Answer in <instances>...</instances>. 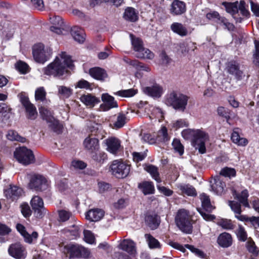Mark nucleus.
I'll return each mask as SVG.
<instances>
[{
    "instance_id": "nucleus-61",
    "label": "nucleus",
    "mask_w": 259,
    "mask_h": 259,
    "mask_svg": "<svg viewBox=\"0 0 259 259\" xmlns=\"http://www.w3.org/2000/svg\"><path fill=\"white\" fill-rule=\"evenodd\" d=\"M255 50L253 53V62L259 66V40H254V41Z\"/></svg>"
},
{
    "instance_id": "nucleus-60",
    "label": "nucleus",
    "mask_w": 259,
    "mask_h": 259,
    "mask_svg": "<svg viewBox=\"0 0 259 259\" xmlns=\"http://www.w3.org/2000/svg\"><path fill=\"white\" fill-rule=\"evenodd\" d=\"M185 247L198 257L201 258H204L205 257V253L202 250L195 247L194 246L189 244H186Z\"/></svg>"
},
{
    "instance_id": "nucleus-42",
    "label": "nucleus",
    "mask_w": 259,
    "mask_h": 259,
    "mask_svg": "<svg viewBox=\"0 0 259 259\" xmlns=\"http://www.w3.org/2000/svg\"><path fill=\"white\" fill-rule=\"evenodd\" d=\"M144 169L146 171L150 174L153 179L157 183L161 182V179L159 177V174L158 171V168L153 165H148L145 167Z\"/></svg>"
},
{
    "instance_id": "nucleus-46",
    "label": "nucleus",
    "mask_w": 259,
    "mask_h": 259,
    "mask_svg": "<svg viewBox=\"0 0 259 259\" xmlns=\"http://www.w3.org/2000/svg\"><path fill=\"white\" fill-rule=\"evenodd\" d=\"M11 109L5 103L0 104V121L7 120L10 117Z\"/></svg>"
},
{
    "instance_id": "nucleus-59",
    "label": "nucleus",
    "mask_w": 259,
    "mask_h": 259,
    "mask_svg": "<svg viewBox=\"0 0 259 259\" xmlns=\"http://www.w3.org/2000/svg\"><path fill=\"white\" fill-rule=\"evenodd\" d=\"M15 67L19 71L23 74L26 73L29 69L28 65L21 61L17 62L15 64Z\"/></svg>"
},
{
    "instance_id": "nucleus-43",
    "label": "nucleus",
    "mask_w": 259,
    "mask_h": 259,
    "mask_svg": "<svg viewBox=\"0 0 259 259\" xmlns=\"http://www.w3.org/2000/svg\"><path fill=\"white\" fill-rule=\"evenodd\" d=\"M231 139L232 142L240 146H245L248 143V141L246 139L241 138L238 132L234 131L232 134Z\"/></svg>"
},
{
    "instance_id": "nucleus-26",
    "label": "nucleus",
    "mask_w": 259,
    "mask_h": 259,
    "mask_svg": "<svg viewBox=\"0 0 259 259\" xmlns=\"http://www.w3.org/2000/svg\"><path fill=\"white\" fill-rule=\"evenodd\" d=\"M17 230L20 233V234L23 236L25 242L30 243L33 241V239H35L38 237V234L36 232H33L30 235L28 233L26 230L25 227L21 224H18L16 226Z\"/></svg>"
},
{
    "instance_id": "nucleus-41",
    "label": "nucleus",
    "mask_w": 259,
    "mask_h": 259,
    "mask_svg": "<svg viewBox=\"0 0 259 259\" xmlns=\"http://www.w3.org/2000/svg\"><path fill=\"white\" fill-rule=\"evenodd\" d=\"M200 198L201 201L202 206L206 211L210 212L214 209V207L210 203L209 196L205 193H202L200 194Z\"/></svg>"
},
{
    "instance_id": "nucleus-35",
    "label": "nucleus",
    "mask_w": 259,
    "mask_h": 259,
    "mask_svg": "<svg viewBox=\"0 0 259 259\" xmlns=\"http://www.w3.org/2000/svg\"><path fill=\"white\" fill-rule=\"evenodd\" d=\"M233 195L235 199H237L240 203H241L245 207H249V203L248 202V192L245 189L243 190L240 193H237L236 191H234Z\"/></svg>"
},
{
    "instance_id": "nucleus-48",
    "label": "nucleus",
    "mask_w": 259,
    "mask_h": 259,
    "mask_svg": "<svg viewBox=\"0 0 259 259\" xmlns=\"http://www.w3.org/2000/svg\"><path fill=\"white\" fill-rule=\"evenodd\" d=\"M6 137L10 141H17L22 143L26 141L25 138L20 136L17 132L14 130H9Z\"/></svg>"
},
{
    "instance_id": "nucleus-62",
    "label": "nucleus",
    "mask_w": 259,
    "mask_h": 259,
    "mask_svg": "<svg viewBox=\"0 0 259 259\" xmlns=\"http://www.w3.org/2000/svg\"><path fill=\"white\" fill-rule=\"evenodd\" d=\"M218 224L224 229L231 230L233 228V225L231 220L222 219L218 222Z\"/></svg>"
},
{
    "instance_id": "nucleus-14",
    "label": "nucleus",
    "mask_w": 259,
    "mask_h": 259,
    "mask_svg": "<svg viewBox=\"0 0 259 259\" xmlns=\"http://www.w3.org/2000/svg\"><path fill=\"white\" fill-rule=\"evenodd\" d=\"M30 204L36 217L42 218L46 213L42 199L38 196H34L31 200Z\"/></svg>"
},
{
    "instance_id": "nucleus-5",
    "label": "nucleus",
    "mask_w": 259,
    "mask_h": 259,
    "mask_svg": "<svg viewBox=\"0 0 259 259\" xmlns=\"http://www.w3.org/2000/svg\"><path fill=\"white\" fill-rule=\"evenodd\" d=\"M42 119L46 121L49 127L53 132L60 134L62 132L63 125L53 116V113L48 109L41 107L39 108Z\"/></svg>"
},
{
    "instance_id": "nucleus-63",
    "label": "nucleus",
    "mask_w": 259,
    "mask_h": 259,
    "mask_svg": "<svg viewBox=\"0 0 259 259\" xmlns=\"http://www.w3.org/2000/svg\"><path fill=\"white\" fill-rule=\"evenodd\" d=\"M72 217V213L65 210L59 211V221L61 222H65L68 220Z\"/></svg>"
},
{
    "instance_id": "nucleus-54",
    "label": "nucleus",
    "mask_w": 259,
    "mask_h": 259,
    "mask_svg": "<svg viewBox=\"0 0 259 259\" xmlns=\"http://www.w3.org/2000/svg\"><path fill=\"white\" fill-rule=\"evenodd\" d=\"M92 158L95 161L100 163H103L107 159V156L104 152H99L93 153Z\"/></svg>"
},
{
    "instance_id": "nucleus-27",
    "label": "nucleus",
    "mask_w": 259,
    "mask_h": 259,
    "mask_svg": "<svg viewBox=\"0 0 259 259\" xmlns=\"http://www.w3.org/2000/svg\"><path fill=\"white\" fill-rule=\"evenodd\" d=\"M179 193L182 195H187L189 196H195L197 195L196 189L189 184H179L177 186Z\"/></svg>"
},
{
    "instance_id": "nucleus-20",
    "label": "nucleus",
    "mask_w": 259,
    "mask_h": 259,
    "mask_svg": "<svg viewBox=\"0 0 259 259\" xmlns=\"http://www.w3.org/2000/svg\"><path fill=\"white\" fill-rule=\"evenodd\" d=\"M85 149L91 153H94L99 149V140L93 136H88L83 141Z\"/></svg>"
},
{
    "instance_id": "nucleus-37",
    "label": "nucleus",
    "mask_w": 259,
    "mask_h": 259,
    "mask_svg": "<svg viewBox=\"0 0 259 259\" xmlns=\"http://www.w3.org/2000/svg\"><path fill=\"white\" fill-rule=\"evenodd\" d=\"M145 222L151 229H155L159 224V217L155 214H148L145 218Z\"/></svg>"
},
{
    "instance_id": "nucleus-6",
    "label": "nucleus",
    "mask_w": 259,
    "mask_h": 259,
    "mask_svg": "<svg viewBox=\"0 0 259 259\" xmlns=\"http://www.w3.org/2000/svg\"><path fill=\"white\" fill-rule=\"evenodd\" d=\"M192 144L199 153L203 154L206 152L205 143L208 140V135L201 130H197L193 132Z\"/></svg>"
},
{
    "instance_id": "nucleus-2",
    "label": "nucleus",
    "mask_w": 259,
    "mask_h": 259,
    "mask_svg": "<svg viewBox=\"0 0 259 259\" xmlns=\"http://www.w3.org/2000/svg\"><path fill=\"white\" fill-rule=\"evenodd\" d=\"M189 99L188 96L173 91L166 95L164 102L166 105L172 107L176 110L184 112L186 109Z\"/></svg>"
},
{
    "instance_id": "nucleus-8",
    "label": "nucleus",
    "mask_w": 259,
    "mask_h": 259,
    "mask_svg": "<svg viewBox=\"0 0 259 259\" xmlns=\"http://www.w3.org/2000/svg\"><path fill=\"white\" fill-rule=\"evenodd\" d=\"M111 171L117 178H124L128 176L130 171V165L119 160H115L110 166Z\"/></svg>"
},
{
    "instance_id": "nucleus-56",
    "label": "nucleus",
    "mask_w": 259,
    "mask_h": 259,
    "mask_svg": "<svg viewBox=\"0 0 259 259\" xmlns=\"http://www.w3.org/2000/svg\"><path fill=\"white\" fill-rule=\"evenodd\" d=\"M236 235L240 241H245L247 239V233L244 228L240 225H239L238 228L236 230Z\"/></svg>"
},
{
    "instance_id": "nucleus-21",
    "label": "nucleus",
    "mask_w": 259,
    "mask_h": 259,
    "mask_svg": "<svg viewBox=\"0 0 259 259\" xmlns=\"http://www.w3.org/2000/svg\"><path fill=\"white\" fill-rule=\"evenodd\" d=\"M23 190L21 188L16 186L10 185L9 188L5 189L4 194L8 199L12 200L17 199L22 194Z\"/></svg>"
},
{
    "instance_id": "nucleus-24",
    "label": "nucleus",
    "mask_w": 259,
    "mask_h": 259,
    "mask_svg": "<svg viewBox=\"0 0 259 259\" xmlns=\"http://www.w3.org/2000/svg\"><path fill=\"white\" fill-rule=\"evenodd\" d=\"M103 210L98 208L91 209L85 213V218L91 222L99 221L104 216Z\"/></svg>"
},
{
    "instance_id": "nucleus-49",
    "label": "nucleus",
    "mask_w": 259,
    "mask_h": 259,
    "mask_svg": "<svg viewBox=\"0 0 259 259\" xmlns=\"http://www.w3.org/2000/svg\"><path fill=\"white\" fill-rule=\"evenodd\" d=\"M57 88L58 95L62 98H68L72 94V90L70 88L63 85H59L57 86Z\"/></svg>"
},
{
    "instance_id": "nucleus-12",
    "label": "nucleus",
    "mask_w": 259,
    "mask_h": 259,
    "mask_svg": "<svg viewBox=\"0 0 259 259\" xmlns=\"http://www.w3.org/2000/svg\"><path fill=\"white\" fill-rule=\"evenodd\" d=\"M227 72L233 75L237 80H242L245 76L242 70L240 69V64L234 61H231L228 63L226 67Z\"/></svg>"
},
{
    "instance_id": "nucleus-31",
    "label": "nucleus",
    "mask_w": 259,
    "mask_h": 259,
    "mask_svg": "<svg viewBox=\"0 0 259 259\" xmlns=\"http://www.w3.org/2000/svg\"><path fill=\"white\" fill-rule=\"evenodd\" d=\"M238 2L235 3L223 2L222 5L225 7L226 11L231 14L236 20L237 22H241L242 19L241 17L236 18L234 15L238 12Z\"/></svg>"
},
{
    "instance_id": "nucleus-38",
    "label": "nucleus",
    "mask_w": 259,
    "mask_h": 259,
    "mask_svg": "<svg viewBox=\"0 0 259 259\" xmlns=\"http://www.w3.org/2000/svg\"><path fill=\"white\" fill-rule=\"evenodd\" d=\"M123 18L126 20L131 22H135L138 19V13L136 11L134 8L128 7L125 10Z\"/></svg>"
},
{
    "instance_id": "nucleus-52",
    "label": "nucleus",
    "mask_w": 259,
    "mask_h": 259,
    "mask_svg": "<svg viewBox=\"0 0 259 259\" xmlns=\"http://www.w3.org/2000/svg\"><path fill=\"white\" fill-rule=\"evenodd\" d=\"M145 237L150 248H156L160 247V243L159 241L150 234H146L145 235Z\"/></svg>"
},
{
    "instance_id": "nucleus-47",
    "label": "nucleus",
    "mask_w": 259,
    "mask_h": 259,
    "mask_svg": "<svg viewBox=\"0 0 259 259\" xmlns=\"http://www.w3.org/2000/svg\"><path fill=\"white\" fill-rule=\"evenodd\" d=\"M138 92L137 89H130L119 91L114 93V94L121 97L130 98L134 96Z\"/></svg>"
},
{
    "instance_id": "nucleus-58",
    "label": "nucleus",
    "mask_w": 259,
    "mask_h": 259,
    "mask_svg": "<svg viewBox=\"0 0 259 259\" xmlns=\"http://www.w3.org/2000/svg\"><path fill=\"white\" fill-rule=\"evenodd\" d=\"M172 146L176 152L179 153L180 155H183L184 153V147L181 143L180 140L175 139L173 140Z\"/></svg>"
},
{
    "instance_id": "nucleus-10",
    "label": "nucleus",
    "mask_w": 259,
    "mask_h": 259,
    "mask_svg": "<svg viewBox=\"0 0 259 259\" xmlns=\"http://www.w3.org/2000/svg\"><path fill=\"white\" fill-rule=\"evenodd\" d=\"M29 186L32 189L41 191L48 188L49 182L42 175L35 174L31 177Z\"/></svg>"
},
{
    "instance_id": "nucleus-32",
    "label": "nucleus",
    "mask_w": 259,
    "mask_h": 259,
    "mask_svg": "<svg viewBox=\"0 0 259 259\" xmlns=\"http://www.w3.org/2000/svg\"><path fill=\"white\" fill-rule=\"evenodd\" d=\"M89 74L94 78L100 80H104L107 77V74L106 71L98 67L90 69Z\"/></svg>"
},
{
    "instance_id": "nucleus-44",
    "label": "nucleus",
    "mask_w": 259,
    "mask_h": 259,
    "mask_svg": "<svg viewBox=\"0 0 259 259\" xmlns=\"http://www.w3.org/2000/svg\"><path fill=\"white\" fill-rule=\"evenodd\" d=\"M16 25L12 23H8L4 26V30L3 31V35L5 37L9 39L11 38L15 33Z\"/></svg>"
},
{
    "instance_id": "nucleus-15",
    "label": "nucleus",
    "mask_w": 259,
    "mask_h": 259,
    "mask_svg": "<svg viewBox=\"0 0 259 259\" xmlns=\"http://www.w3.org/2000/svg\"><path fill=\"white\" fill-rule=\"evenodd\" d=\"M8 251L11 256L17 259H24L26 256L25 248L19 243L12 244Z\"/></svg>"
},
{
    "instance_id": "nucleus-16",
    "label": "nucleus",
    "mask_w": 259,
    "mask_h": 259,
    "mask_svg": "<svg viewBox=\"0 0 259 259\" xmlns=\"http://www.w3.org/2000/svg\"><path fill=\"white\" fill-rule=\"evenodd\" d=\"M186 11V6L184 2L179 0H174L169 9V12L172 16H179Z\"/></svg>"
},
{
    "instance_id": "nucleus-25",
    "label": "nucleus",
    "mask_w": 259,
    "mask_h": 259,
    "mask_svg": "<svg viewBox=\"0 0 259 259\" xmlns=\"http://www.w3.org/2000/svg\"><path fill=\"white\" fill-rule=\"evenodd\" d=\"M118 247L130 254H133L136 251V244L131 239H124L121 241Z\"/></svg>"
},
{
    "instance_id": "nucleus-3",
    "label": "nucleus",
    "mask_w": 259,
    "mask_h": 259,
    "mask_svg": "<svg viewBox=\"0 0 259 259\" xmlns=\"http://www.w3.org/2000/svg\"><path fill=\"white\" fill-rule=\"evenodd\" d=\"M191 217L188 210L185 209H179L175 218V222L178 227L183 232L191 233L192 231Z\"/></svg>"
},
{
    "instance_id": "nucleus-29",
    "label": "nucleus",
    "mask_w": 259,
    "mask_h": 259,
    "mask_svg": "<svg viewBox=\"0 0 259 259\" xmlns=\"http://www.w3.org/2000/svg\"><path fill=\"white\" fill-rule=\"evenodd\" d=\"M123 61L128 65L132 66L138 71H144L146 72H149L150 71V69L148 66L137 60H131L129 58L125 57L123 58Z\"/></svg>"
},
{
    "instance_id": "nucleus-18",
    "label": "nucleus",
    "mask_w": 259,
    "mask_h": 259,
    "mask_svg": "<svg viewBox=\"0 0 259 259\" xmlns=\"http://www.w3.org/2000/svg\"><path fill=\"white\" fill-rule=\"evenodd\" d=\"M101 99L104 103L100 105V107L104 111H108L111 108L118 107L117 103L114 97L107 93L103 94Z\"/></svg>"
},
{
    "instance_id": "nucleus-9",
    "label": "nucleus",
    "mask_w": 259,
    "mask_h": 259,
    "mask_svg": "<svg viewBox=\"0 0 259 259\" xmlns=\"http://www.w3.org/2000/svg\"><path fill=\"white\" fill-rule=\"evenodd\" d=\"M34 60L38 63H44L51 57V52L49 49H45L41 44L34 45L32 51Z\"/></svg>"
},
{
    "instance_id": "nucleus-22",
    "label": "nucleus",
    "mask_w": 259,
    "mask_h": 259,
    "mask_svg": "<svg viewBox=\"0 0 259 259\" xmlns=\"http://www.w3.org/2000/svg\"><path fill=\"white\" fill-rule=\"evenodd\" d=\"M197 49L196 43L183 41L177 45V51L183 55H186L190 50L194 51Z\"/></svg>"
},
{
    "instance_id": "nucleus-7",
    "label": "nucleus",
    "mask_w": 259,
    "mask_h": 259,
    "mask_svg": "<svg viewBox=\"0 0 259 259\" xmlns=\"http://www.w3.org/2000/svg\"><path fill=\"white\" fill-rule=\"evenodd\" d=\"M14 155L18 161L24 165H28L34 161L32 151L25 147L16 148Z\"/></svg>"
},
{
    "instance_id": "nucleus-57",
    "label": "nucleus",
    "mask_w": 259,
    "mask_h": 259,
    "mask_svg": "<svg viewBox=\"0 0 259 259\" xmlns=\"http://www.w3.org/2000/svg\"><path fill=\"white\" fill-rule=\"evenodd\" d=\"M220 174L225 177L231 178L235 176L236 171L234 168L226 167L222 169Z\"/></svg>"
},
{
    "instance_id": "nucleus-33",
    "label": "nucleus",
    "mask_w": 259,
    "mask_h": 259,
    "mask_svg": "<svg viewBox=\"0 0 259 259\" xmlns=\"http://www.w3.org/2000/svg\"><path fill=\"white\" fill-rule=\"evenodd\" d=\"M218 244L223 247H228L232 245V238L231 235L228 233L221 234L217 240Z\"/></svg>"
},
{
    "instance_id": "nucleus-53",
    "label": "nucleus",
    "mask_w": 259,
    "mask_h": 259,
    "mask_svg": "<svg viewBox=\"0 0 259 259\" xmlns=\"http://www.w3.org/2000/svg\"><path fill=\"white\" fill-rule=\"evenodd\" d=\"M47 93L44 87L38 88L35 92V99L36 101H44L46 99Z\"/></svg>"
},
{
    "instance_id": "nucleus-51",
    "label": "nucleus",
    "mask_w": 259,
    "mask_h": 259,
    "mask_svg": "<svg viewBox=\"0 0 259 259\" xmlns=\"http://www.w3.org/2000/svg\"><path fill=\"white\" fill-rule=\"evenodd\" d=\"M136 56L137 58L141 59H152L154 55L149 49L143 48L141 51L137 53Z\"/></svg>"
},
{
    "instance_id": "nucleus-28",
    "label": "nucleus",
    "mask_w": 259,
    "mask_h": 259,
    "mask_svg": "<svg viewBox=\"0 0 259 259\" xmlns=\"http://www.w3.org/2000/svg\"><path fill=\"white\" fill-rule=\"evenodd\" d=\"M80 100L87 106L90 108L93 107L96 104L100 102V99L95 96L91 94H87L82 95Z\"/></svg>"
},
{
    "instance_id": "nucleus-17",
    "label": "nucleus",
    "mask_w": 259,
    "mask_h": 259,
    "mask_svg": "<svg viewBox=\"0 0 259 259\" xmlns=\"http://www.w3.org/2000/svg\"><path fill=\"white\" fill-rule=\"evenodd\" d=\"M106 150L113 154H116L120 147V140L115 137H109L104 140Z\"/></svg>"
},
{
    "instance_id": "nucleus-45",
    "label": "nucleus",
    "mask_w": 259,
    "mask_h": 259,
    "mask_svg": "<svg viewBox=\"0 0 259 259\" xmlns=\"http://www.w3.org/2000/svg\"><path fill=\"white\" fill-rule=\"evenodd\" d=\"M130 37L134 50L138 53L144 48L143 41L140 38L136 37L132 34H130Z\"/></svg>"
},
{
    "instance_id": "nucleus-34",
    "label": "nucleus",
    "mask_w": 259,
    "mask_h": 259,
    "mask_svg": "<svg viewBox=\"0 0 259 259\" xmlns=\"http://www.w3.org/2000/svg\"><path fill=\"white\" fill-rule=\"evenodd\" d=\"M170 29L175 33L181 36H185L188 34L187 28L182 23L174 22L170 25Z\"/></svg>"
},
{
    "instance_id": "nucleus-40",
    "label": "nucleus",
    "mask_w": 259,
    "mask_h": 259,
    "mask_svg": "<svg viewBox=\"0 0 259 259\" xmlns=\"http://www.w3.org/2000/svg\"><path fill=\"white\" fill-rule=\"evenodd\" d=\"M138 187L145 195L153 194L154 192V186L151 182H144L139 183Z\"/></svg>"
},
{
    "instance_id": "nucleus-36",
    "label": "nucleus",
    "mask_w": 259,
    "mask_h": 259,
    "mask_svg": "<svg viewBox=\"0 0 259 259\" xmlns=\"http://www.w3.org/2000/svg\"><path fill=\"white\" fill-rule=\"evenodd\" d=\"M127 119L126 115L123 113H119L117 114L116 120L110 123V126L114 129H119L123 127L127 122Z\"/></svg>"
},
{
    "instance_id": "nucleus-30",
    "label": "nucleus",
    "mask_w": 259,
    "mask_h": 259,
    "mask_svg": "<svg viewBox=\"0 0 259 259\" xmlns=\"http://www.w3.org/2000/svg\"><path fill=\"white\" fill-rule=\"evenodd\" d=\"M213 183L211 187L212 190L218 195H221L225 187V183L221 180L220 176H217L214 178Z\"/></svg>"
},
{
    "instance_id": "nucleus-11",
    "label": "nucleus",
    "mask_w": 259,
    "mask_h": 259,
    "mask_svg": "<svg viewBox=\"0 0 259 259\" xmlns=\"http://www.w3.org/2000/svg\"><path fill=\"white\" fill-rule=\"evenodd\" d=\"M206 18L209 20L214 21L218 24L223 25L225 28H226L230 31L234 30V25L228 22L227 19L225 17L221 16L219 13L216 11H213L207 13L206 14Z\"/></svg>"
},
{
    "instance_id": "nucleus-13",
    "label": "nucleus",
    "mask_w": 259,
    "mask_h": 259,
    "mask_svg": "<svg viewBox=\"0 0 259 259\" xmlns=\"http://www.w3.org/2000/svg\"><path fill=\"white\" fill-rule=\"evenodd\" d=\"M20 101L26 110L27 117L30 119H35L37 115L36 109L34 105L30 103L28 97L21 95Z\"/></svg>"
},
{
    "instance_id": "nucleus-19",
    "label": "nucleus",
    "mask_w": 259,
    "mask_h": 259,
    "mask_svg": "<svg viewBox=\"0 0 259 259\" xmlns=\"http://www.w3.org/2000/svg\"><path fill=\"white\" fill-rule=\"evenodd\" d=\"M50 22L53 26L50 27L51 31L60 34L64 30V23L60 16H53L50 18Z\"/></svg>"
},
{
    "instance_id": "nucleus-64",
    "label": "nucleus",
    "mask_w": 259,
    "mask_h": 259,
    "mask_svg": "<svg viewBox=\"0 0 259 259\" xmlns=\"http://www.w3.org/2000/svg\"><path fill=\"white\" fill-rule=\"evenodd\" d=\"M239 10L242 16L247 17L249 12L246 8V4L244 1H240L238 4V11Z\"/></svg>"
},
{
    "instance_id": "nucleus-23",
    "label": "nucleus",
    "mask_w": 259,
    "mask_h": 259,
    "mask_svg": "<svg viewBox=\"0 0 259 259\" xmlns=\"http://www.w3.org/2000/svg\"><path fill=\"white\" fill-rule=\"evenodd\" d=\"M143 91L145 94L154 98H159L163 93L162 87L157 84L151 87H144Z\"/></svg>"
},
{
    "instance_id": "nucleus-39",
    "label": "nucleus",
    "mask_w": 259,
    "mask_h": 259,
    "mask_svg": "<svg viewBox=\"0 0 259 259\" xmlns=\"http://www.w3.org/2000/svg\"><path fill=\"white\" fill-rule=\"evenodd\" d=\"M71 33L73 38L76 41L82 43L84 40L83 31L79 27L74 26L71 30Z\"/></svg>"
},
{
    "instance_id": "nucleus-1",
    "label": "nucleus",
    "mask_w": 259,
    "mask_h": 259,
    "mask_svg": "<svg viewBox=\"0 0 259 259\" xmlns=\"http://www.w3.org/2000/svg\"><path fill=\"white\" fill-rule=\"evenodd\" d=\"M73 65L71 57L66 52H62L57 56L54 61L44 69V74L61 77L68 72L67 69Z\"/></svg>"
},
{
    "instance_id": "nucleus-4",
    "label": "nucleus",
    "mask_w": 259,
    "mask_h": 259,
    "mask_svg": "<svg viewBox=\"0 0 259 259\" xmlns=\"http://www.w3.org/2000/svg\"><path fill=\"white\" fill-rule=\"evenodd\" d=\"M64 252L69 258H88L90 256V250L78 244H69L64 246Z\"/></svg>"
},
{
    "instance_id": "nucleus-50",
    "label": "nucleus",
    "mask_w": 259,
    "mask_h": 259,
    "mask_svg": "<svg viewBox=\"0 0 259 259\" xmlns=\"http://www.w3.org/2000/svg\"><path fill=\"white\" fill-rule=\"evenodd\" d=\"M156 140V142H167L169 140L167 128L165 126L162 127L161 130L158 131Z\"/></svg>"
},
{
    "instance_id": "nucleus-55",
    "label": "nucleus",
    "mask_w": 259,
    "mask_h": 259,
    "mask_svg": "<svg viewBox=\"0 0 259 259\" xmlns=\"http://www.w3.org/2000/svg\"><path fill=\"white\" fill-rule=\"evenodd\" d=\"M93 84L89 81L81 79L75 84V88L83 89L85 90H92Z\"/></svg>"
}]
</instances>
